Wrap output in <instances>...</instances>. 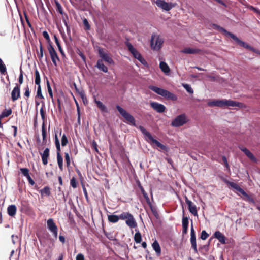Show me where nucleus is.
Instances as JSON below:
<instances>
[{
    "label": "nucleus",
    "mask_w": 260,
    "mask_h": 260,
    "mask_svg": "<svg viewBox=\"0 0 260 260\" xmlns=\"http://www.w3.org/2000/svg\"><path fill=\"white\" fill-rule=\"evenodd\" d=\"M40 154L41 156L43 164L44 165H46L48 164V160L50 155L49 149L48 148H45L43 152H40Z\"/></svg>",
    "instance_id": "6ab92c4d"
},
{
    "label": "nucleus",
    "mask_w": 260,
    "mask_h": 260,
    "mask_svg": "<svg viewBox=\"0 0 260 260\" xmlns=\"http://www.w3.org/2000/svg\"><path fill=\"white\" fill-rule=\"evenodd\" d=\"M214 235L215 237L217 238L221 243L225 244L226 243L225 237L220 231H216L214 233Z\"/></svg>",
    "instance_id": "b1692460"
},
{
    "label": "nucleus",
    "mask_w": 260,
    "mask_h": 260,
    "mask_svg": "<svg viewBox=\"0 0 260 260\" xmlns=\"http://www.w3.org/2000/svg\"><path fill=\"white\" fill-rule=\"evenodd\" d=\"M64 158L66 162L67 167H70L71 164V159L70 155L68 152L64 153Z\"/></svg>",
    "instance_id": "a19ab883"
},
{
    "label": "nucleus",
    "mask_w": 260,
    "mask_h": 260,
    "mask_svg": "<svg viewBox=\"0 0 260 260\" xmlns=\"http://www.w3.org/2000/svg\"><path fill=\"white\" fill-rule=\"evenodd\" d=\"M190 243L191 244V247L193 249L194 251L196 253H198L197 248V243H196V233L193 228V223H191V232H190Z\"/></svg>",
    "instance_id": "4468645a"
},
{
    "label": "nucleus",
    "mask_w": 260,
    "mask_h": 260,
    "mask_svg": "<svg viewBox=\"0 0 260 260\" xmlns=\"http://www.w3.org/2000/svg\"><path fill=\"white\" fill-rule=\"evenodd\" d=\"M208 105L210 107H214L217 106L219 107H240L242 106V103L233 101L232 100H227L225 99L223 100H214L211 101H209L207 103Z\"/></svg>",
    "instance_id": "f03ea898"
},
{
    "label": "nucleus",
    "mask_w": 260,
    "mask_h": 260,
    "mask_svg": "<svg viewBox=\"0 0 260 260\" xmlns=\"http://www.w3.org/2000/svg\"><path fill=\"white\" fill-rule=\"evenodd\" d=\"M54 41H55V42L58 48V50L59 51V52H60L61 54L62 55V56H65V53L61 46V45L59 43V40L58 39L57 36L54 35Z\"/></svg>",
    "instance_id": "7c9ffc66"
},
{
    "label": "nucleus",
    "mask_w": 260,
    "mask_h": 260,
    "mask_svg": "<svg viewBox=\"0 0 260 260\" xmlns=\"http://www.w3.org/2000/svg\"><path fill=\"white\" fill-rule=\"evenodd\" d=\"M153 249L155 251L157 256H159L161 254V248L158 242L155 240L152 244Z\"/></svg>",
    "instance_id": "bb28decb"
},
{
    "label": "nucleus",
    "mask_w": 260,
    "mask_h": 260,
    "mask_svg": "<svg viewBox=\"0 0 260 260\" xmlns=\"http://www.w3.org/2000/svg\"><path fill=\"white\" fill-rule=\"evenodd\" d=\"M20 171H21V173L26 177L27 176H29V171L28 169L26 168H21Z\"/></svg>",
    "instance_id": "09e8293b"
},
{
    "label": "nucleus",
    "mask_w": 260,
    "mask_h": 260,
    "mask_svg": "<svg viewBox=\"0 0 260 260\" xmlns=\"http://www.w3.org/2000/svg\"><path fill=\"white\" fill-rule=\"evenodd\" d=\"M131 214L129 212H123L118 217L119 219L124 220L127 219L129 217H131Z\"/></svg>",
    "instance_id": "ea45409f"
},
{
    "label": "nucleus",
    "mask_w": 260,
    "mask_h": 260,
    "mask_svg": "<svg viewBox=\"0 0 260 260\" xmlns=\"http://www.w3.org/2000/svg\"><path fill=\"white\" fill-rule=\"evenodd\" d=\"M95 103L96 104V106L102 111H105L106 110L105 106L100 101L96 100L95 99Z\"/></svg>",
    "instance_id": "58836bf2"
},
{
    "label": "nucleus",
    "mask_w": 260,
    "mask_h": 260,
    "mask_svg": "<svg viewBox=\"0 0 260 260\" xmlns=\"http://www.w3.org/2000/svg\"><path fill=\"white\" fill-rule=\"evenodd\" d=\"M70 184H71V185L73 187V188H76L77 186V182L76 181V180L75 179V178L74 177H73L71 179V181H70Z\"/></svg>",
    "instance_id": "3c124183"
},
{
    "label": "nucleus",
    "mask_w": 260,
    "mask_h": 260,
    "mask_svg": "<svg viewBox=\"0 0 260 260\" xmlns=\"http://www.w3.org/2000/svg\"><path fill=\"white\" fill-rule=\"evenodd\" d=\"M61 142L62 146H66L68 143V138L64 134L62 136Z\"/></svg>",
    "instance_id": "37998d69"
},
{
    "label": "nucleus",
    "mask_w": 260,
    "mask_h": 260,
    "mask_svg": "<svg viewBox=\"0 0 260 260\" xmlns=\"http://www.w3.org/2000/svg\"><path fill=\"white\" fill-rule=\"evenodd\" d=\"M163 43L164 40L159 35H152L150 45L153 50H159L161 48Z\"/></svg>",
    "instance_id": "423d86ee"
},
{
    "label": "nucleus",
    "mask_w": 260,
    "mask_h": 260,
    "mask_svg": "<svg viewBox=\"0 0 260 260\" xmlns=\"http://www.w3.org/2000/svg\"><path fill=\"white\" fill-rule=\"evenodd\" d=\"M40 114H41L42 119L44 120L45 118V113L43 109V107L40 109Z\"/></svg>",
    "instance_id": "052dcab7"
},
{
    "label": "nucleus",
    "mask_w": 260,
    "mask_h": 260,
    "mask_svg": "<svg viewBox=\"0 0 260 260\" xmlns=\"http://www.w3.org/2000/svg\"><path fill=\"white\" fill-rule=\"evenodd\" d=\"M57 106H58V110L59 111V112H61L62 111V109H61V100L60 99H57Z\"/></svg>",
    "instance_id": "680f3d73"
},
{
    "label": "nucleus",
    "mask_w": 260,
    "mask_h": 260,
    "mask_svg": "<svg viewBox=\"0 0 260 260\" xmlns=\"http://www.w3.org/2000/svg\"><path fill=\"white\" fill-rule=\"evenodd\" d=\"M6 67L4 63L3 60L0 58V73L3 75H5L7 73Z\"/></svg>",
    "instance_id": "c9c22d12"
},
{
    "label": "nucleus",
    "mask_w": 260,
    "mask_h": 260,
    "mask_svg": "<svg viewBox=\"0 0 260 260\" xmlns=\"http://www.w3.org/2000/svg\"><path fill=\"white\" fill-rule=\"evenodd\" d=\"M26 178H27L30 184H31V185H33L34 184H35V182L32 180V179L31 178L30 175H29V176L26 177Z\"/></svg>",
    "instance_id": "e2e57ef3"
},
{
    "label": "nucleus",
    "mask_w": 260,
    "mask_h": 260,
    "mask_svg": "<svg viewBox=\"0 0 260 260\" xmlns=\"http://www.w3.org/2000/svg\"><path fill=\"white\" fill-rule=\"evenodd\" d=\"M134 240L137 243H140L142 241V236L141 233L138 231L134 236Z\"/></svg>",
    "instance_id": "4c0bfd02"
},
{
    "label": "nucleus",
    "mask_w": 260,
    "mask_h": 260,
    "mask_svg": "<svg viewBox=\"0 0 260 260\" xmlns=\"http://www.w3.org/2000/svg\"><path fill=\"white\" fill-rule=\"evenodd\" d=\"M125 223L131 228H135L137 226V223L132 214L126 220Z\"/></svg>",
    "instance_id": "412c9836"
},
{
    "label": "nucleus",
    "mask_w": 260,
    "mask_h": 260,
    "mask_svg": "<svg viewBox=\"0 0 260 260\" xmlns=\"http://www.w3.org/2000/svg\"><path fill=\"white\" fill-rule=\"evenodd\" d=\"M16 211L17 208L15 205H10L7 208L8 214L11 217H13L16 215Z\"/></svg>",
    "instance_id": "a878e982"
},
{
    "label": "nucleus",
    "mask_w": 260,
    "mask_h": 260,
    "mask_svg": "<svg viewBox=\"0 0 260 260\" xmlns=\"http://www.w3.org/2000/svg\"><path fill=\"white\" fill-rule=\"evenodd\" d=\"M47 225L49 230L52 233L55 239L57 238L58 228L52 218L47 221Z\"/></svg>",
    "instance_id": "ddd939ff"
},
{
    "label": "nucleus",
    "mask_w": 260,
    "mask_h": 260,
    "mask_svg": "<svg viewBox=\"0 0 260 260\" xmlns=\"http://www.w3.org/2000/svg\"><path fill=\"white\" fill-rule=\"evenodd\" d=\"M41 196H43L44 195L46 196H49L51 194L50 188L49 186H45L43 189H41L39 191Z\"/></svg>",
    "instance_id": "c85d7f7f"
},
{
    "label": "nucleus",
    "mask_w": 260,
    "mask_h": 260,
    "mask_svg": "<svg viewBox=\"0 0 260 260\" xmlns=\"http://www.w3.org/2000/svg\"><path fill=\"white\" fill-rule=\"evenodd\" d=\"M35 84L37 85H40L41 83V78L40 75L39 71L37 69H36L35 71Z\"/></svg>",
    "instance_id": "473e14b6"
},
{
    "label": "nucleus",
    "mask_w": 260,
    "mask_h": 260,
    "mask_svg": "<svg viewBox=\"0 0 260 260\" xmlns=\"http://www.w3.org/2000/svg\"><path fill=\"white\" fill-rule=\"evenodd\" d=\"M185 202L188 205V209L189 211L194 216H197L198 212L196 206L187 197H185Z\"/></svg>",
    "instance_id": "dca6fc26"
},
{
    "label": "nucleus",
    "mask_w": 260,
    "mask_h": 260,
    "mask_svg": "<svg viewBox=\"0 0 260 260\" xmlns=\"http://www.w3.org/2000/svg\"><path fill=\"white\" fill-rule=\"evenodd\" d=\"M138 128L145 137L148 138L149 141L155 144L157 147H159L160 149L164 150H166L167 149V147L166 146L160 143L157 140L154 139L151 134L148 132L143 126L140 125Z\"/></svg>",
    "instance_id": "39448f33"
},
{
    "label": "nucleus",
    "mask_w": 260,
    "mask_h": 260,
    "mask_svg": "<svg viewBox=\"0 0 260 260\" xmlns=\"http://www.w3.org/2000/svg\"><path fill=\"white\" fill-rule=\"evenodd\" d=\"M42 137H43V143L46 144V143L47 142V140H46L47 133H46V130L45 127V125L44 123L43 124V125L42 126Z\"/></svg>",
    "instance_id": "e433bc0d"
},
{
    "label": "nucleus",
    "mask_w": 260,
    "mask_h": 260,
    "mask_svg": "<svg viewBox=\"0 0 260 260\" xmlns=\"http://www.w3.org/2000/svg\"><path fill=\"white\" fill-rule=\"evenodd\" d=\"M43 36L44 37V38L47 40L48 45L52 44V42L50 40L49 34L46 31H44L43 32Z\"/></svg>",
    "instance_id": "a18cd8bd"
},
{
    "label": "nucleus",
    "mask_w": 260,
    "mask_h": 260,
    "mask_svg": "<svg viewBox=\"0 0 260 260\" xmlns=\"http://www.w3.org/2000/svg\"><path fill=\"white\" fill-rule=\"evenodd\" d=\"M228 184L232 188H234L240 193H241L245 198L244 200L249 202L253 203L254 200L253 198L248 195L242 188H241L237 184L232 182H228Z\"/></svg>",
    "instance_id": "0eeeda50"
},
{
    "label": "nucleus",
    "mask_w": 260,
    "mask_h": 260,
    "mask_svg": "<svg viewBox=\"0 0 260 260\" xmlns=\"http://www.w3.org/2000/svg\"><path fill=\"white\" fill-rule=\"evenodd\" d=\"M78 54L79 55V56L81 58L82 60L83 61V62H86V57L83 54V52H82L81 51L79 50L77 52Z\"/></svg>",
    "instance_id": "6e6d98bb"
},
{
    "label": "nucleus",
    "mask_w": 260,
    "mask_h": 260,
    "mask_svg": "<svg viewBox=\"0 0 260 260\" xmlns=\"http://www.w3.org/2000/svg\"><path fill=\"white\" fill-rule=\"evenodd\" d=\"M182 233L186 234L187 232L188 226V218L187 216H183L182 217Z\"/></svg>",
    "instance_id": "5701e85b"
},
{
    "label": "nucleus",
    "mask_w": 260,
    "mask_h": 260,
    "mask_svg": "<svg viewBox=\"0 0 260 260\" xmlns=\"http://www.w3.org/2000/svg\"><path fill=\"white\" fill-rule=\"evenodd\" d=\"M155 3L158 7L167 11L170 10L177 5L175 3H167L163 0H157Z\"/></svg>",
    "instance_id": "9b49d317"
},
{
    "label": "nucleus",
    "mask_w": 260,
    "mask_h": 260,
    "mask_svg": "<svg viewBox=\"0 0 260 260\" xmlns=\"http://www.w3.org/2000/svg\"><path fill=\"white\" fill-rule=\"evenodd\" d=\"M36 97L40 99H44V96L42 93L41 88L40 85H38Z\"/></svg>",
    "instance_id": "79ce46f5"
},
{
    "label": "nucleus",
    "mask_w": 260,
    "mask_h": 260,
    "mask_svg": "<svg viewBox=\"0 0 260 260\" xmlns=\"http://www.w3.org/2000/svg\"><path fill=\"white\" fill-rule=\"evenodd\" d=\"M148 88L157 94L166 98L167 100H170L173 101H176L177 100V96L175 94L166 89H164L162 88H160L153 85H150Z\"/></svg>",
    "instance_id": "7ed1b4c3"
},
{
    "label": "nucleus",
    "mask_w": 260,
    "mask_h": 260,
    "mask_svg": "<svg viewBox=\"0 0 260 260\" xmlns=\"http://www.w3.org/2000/svg\"><path fill=\"white\" fill-rule=\"evenodd\" d=\"M159 67L161 71L165 73H168L170 71L169 66L165 62L161 61Z\"/></svg>",
    "instance_id": "c756f323"
},
{
    "label": "nucleus",
    "mask_w": 260,
    "mask_h": 260,
    "mask_svg": "<svg viewBox=\"0 0 260 260\" xmlns=\"http://www.w3.org/2000/svg\"><path fill=\"white\" fill-rule=\"evenodd\" d=\"M24 96L28 98L30 96V91L28 85L25 88Z\"/></svg>",
    "instance_id": "5fc2aeb1"
},
{
    "label": "nucleus",
    "mask_w": 260,
    "mask_h": 260,
    "mask_svg": "<svg viewBox=\"0 0 260 260\" xmlns=\"http://www.w3.org/2000/svg\"><path fill=\"white\" fill-rule=\"evenodd\" d=\"M47 49L53 64L56 67L57 61H60V59L52 44L48 45Z\"/></svg>",
    "instance_id": "9d476101"
},
{
    "label": "nucleus",
    "mask_w": 260,
    "mask_h": 260,
    "mask_svg": "<svg viewBox=\"0 0 260 260\" xmlns=\"http://www.w3.org/2000/svg\"><path fill=\"white\" fill-rule=\"evenodd\" d=\"M187 122L186 116L182 114L177 116L171 123V125L175 127H179L183 125Z\"/></svg>",
    "instance_id": "f8f14e48"
},
{
    "label": "nucleus",
    "mask_w": 260,
    "mask_h": 260,
    "mask_svg": "<svg viewBox=\"0 0 260 260\" xmlns=\"http://www.w3.org/2000/svg\"><path fill=\"white\" fill-rule=\"evenodd\" d=\"M213 27H214V28L218 30L219 31H220V32L223 33L225 36L230 37L240 46H242V47H243L245 48H246L249 50H251L253 52H255V49L254 48L251 47L249 44H246L244 42L241 41L234 34L227 31L224 28H223L217 24H213Z\"/></svg>",
    "instance_id": "f257e3e1"
},
{
    "label": "nucleus",
    "mask_w": 260,
    "mask_h": 260,
    "mask_svg": "<svg viewBox=\"0 0 260 260\" xmlns=\"http://www.w3.org/2000/svg\"><path fill=\"white\" fill-rule=\"evenodd\" d=\"M240 150L252 161L256 162L257 159L253 154L246 148L240 147Z\"/></svg>",
    "instance_id": "aec40b11"
},
{
    "label": "nucleus",
    "mask_w": 260,
    "mask_h": 260,
    "mask_svg": "<svg viewBox=\"0 0 260 260\" xmlns=\"http://www.w3.org/2000/svg\"><path fill=\"white\" fill-rule=\"evenodd\" d=\"M83 23L85 30H88L90 29V25L86 18H84L83 20Z\"/></svg>",
    "instance_id": "c03bdc74"
},
{
    "label": "nucleus",
    "mask_w": 260,
    "mask_h": 260,
    "mask_svg": "<svg viewBox=\"0 0 260 260\" xmlns=\"http://www.w3.org/2000/svg\"><path fill=\"white\" fill-rule=\"evenodd\" d=\"M47 86L48 93L52 92L51 87L50 86L49 81L47 79Z\"/></svg>",
    "instance_id": "0e129e2a"
},
{
    "label": "nucleus",
    "mask_w": 260,
    "mask_h": 260,
    "mask_svg": "<svg viewBox=\"0 0 260 260\" xmlns=\"http://www.w3.org/2000/svg\"><path fill=\"white\" fill-rule=\"evenodd\" d=\"M39 49H40V52H37V56L39 58V59L40 60H41L43 56H44V50H43V45H42V44L41 42H40V44H39Z\"/></svg>",
    "instance_id": "f704fd0d"
},
{
    "label": "nucleus",
    "mask_w": 260,
    "mask_h": 260,
    "mask_svg": "<svg viewBox=\"0 0 260 260\" xmlns=\"http://www.w3.org/2000/svg\"><path fill=\"white\" fill-rule=\"evenodd\" d=\"M55 144L57 150V161L59 168L60 171H62L63 169V158L60 154V145L59 140L57 137L56 134L55 135Z\"/></svg>",
    "instance_id": "6e6552de"
},
{
    "label": "nucleus",
    "mask_w": 260,
    "mask_h": 260,
    "mask_svg": "<svg viewBox=\"0 0 260 260\" xmlns=\"http://www.w3.org/2000/svg\"><path fill=\"white\" fill-rule=\"evenodd\" d=\"M20 96V87L19 85L16 86L13 88L11 93L12 100L14 102L18 99Z\"/></svg>",
    "instance_id": "a211bd4d"
},
{
    "label": "nucleus",
    "mask_w": 260,
    "mask_h": 260,
    "mask_svg": "<svg viewBox=\"0 0 260 260\" xmlns=\"http://www.w3.org/2000/svg\"><path fill=\"white\" fill-rule=\"evenodd\" d=\"M183 86L184 88L186 89V90L189 92V93H193V90L191 87L190 85L187 84H183Z\"/></svg>",
    "instance_id": "49530a36"
},
{
    "label": "nucleus",
    "mask_w": 260,
    "mask_h": 260,
    "mask_svg": "<svg viewBox=\"0 0 260 260\" xmlns=\"http://www.w3.org/2000/svg\"><path fill=\"white\" fill-rule=\"evenodd\" d=\"M55 4H56L57 12H59L60 14H63V9L62 8L61 5L57 1L55 2Z\"/></svg>",
    "instance_id": "de8ad7c7"
},
{
    "label": "nucleus",
    "mask_w": 260,
    "mask_h": 260,
    "mask_svg": "<svg viewBox=\"0 0 260 260\" xmlns=\"http://www.w3.org/2000/svg\"><path fill=\"white\" fill-rule=\"evenodd\" d=\"M24 16H25V20H26V21L28 26L30 28H31L32 27V25H31V23L30 22V21L29 20L28 17L26 13L24 12Z\"/></svg>",
    "instance_id": "4d7b16f0"
},
{
    "label": "nucleus",
    "mask_w": 260,
    "mask_h": 260,
    "mask_svg": "<svg viewBox=\"0 0 260 260\" xmlns=\"http://www.w3.org/2000/svg\"><path fill=\"white\" fill-rule=\"evenodd\" d=\"M138 185V186H139L140 189L141 190V192H142L144 198L146 200V201L147 203L148 204H149L150 205V206L151 207V203L150 202V199H149L147 193L146 192V191H145L144 188L141 185V183L140 182H139Z\"/></svg>",
    "instance_id": "393cba45"
},
{
    "label": "nucleus",
    "mask_w": 260,
    "mask_h": 260,
    "mask_svg": "<svg viewBox=\"0 0 260 260\" xmlns=\"http://www.w3.org/2000/svg\"><path fill=\"white\" fill-rule=\"evenodd\" d=\"M126 45L129 51L132 54L135 58L137 59L143 64L145 65L147 64L146 61L142 57L141 54L133 46V45L129 42H127Z\"/></svg>",
    "instance_id": "1a4fd4ad"
},
{
    "label": "nucleus",
    "mask_w": 260,
    "mask_h": 260,
    "mask_svg": "<svg viewBox=\"0 0 260 260\" xmlns=\"http://www.w3.org/2000/svg\"><path fill=\"white\" fill-rule=\"evenodd\" d=\"M91 147L95 152L99 153L98 145L96 142L94 140L93 141L91 145Z\"/></svg>",
    "instance_id": "603ef678"
},
{
    "label": "nucleus",
    "mask_w": 260,
    "mask_h": 260,
    "mask_svg": "<svg viewBox=\"0 0 260 260\" xmlns=\"http://www.w3.org/2000/svg\"><path fill=\"white\" fill-rule=\"evenodd\" d=\"M59 239L60 241L62 243H64V242H65V238L64 237V236H61V235H59Z\"/></svg>",
    "instance_id": "338daca9"
},
{
    "label": "nucleus",
    "mask_w": 260,
    "mask_h": 260,
    "mask_svg": "<svg viewBox=\"0 0 260 260\" xmlns=\"http://www.w3.org/2000/svg\"><path fill=\"white\" fill-rule=\"evenodd\" d=\"M12 111L11 108H9L8 109H5L0 114V116L2 118L7 117L10 115L12 114Z\"/></svg>",
    "instance_id": "72a5a7b5"
},
{
    "label": "nucleus",
    "mask_w": 260,
    "mask_h": 260,
    "mask_svg": "<svg viewBox=\"0 0 260 260\" xmlns=\"http://www.w3.org/2000/svg\"><path fill=\"white\" fill-rule=\"evenodd\" d=\"M209 237V234L206 231L203 230L201 232L200 238L201 239L205 240Z\"/></svg>",
    "instance_id": "8fccbe9b"
},
{
    "label": "nucleus",
    "mask_w": 260,
    "mask_h": 260,
    "mask_svg": "<svg viewBox=\"0 0 260 260\" xmlns=\"http://www.w3.org/2000/svg\"><path fill=\"white\" fill-rule=\"evenodd\" d=\"M100 56L105 61L109 64L113 63L112 58L102 48H99L98 50Z\"/></svg>",
    "instance_id": "2eb2a0df"
},
{
    "label": "nucleus",
    "mask_w": 260,
    "mask_h": 260,
    "mask_svg": "<svg viewBox=\"0 0 260 260\" xmlns=\"http://www.w3.org/2000/svg\"><path fill=\"white\" fill-rule=\"evenodd\" d=\"M76 260H85L84 255L82 253H79L76 256Z\"/></svg>",
    "instance_id": "bf43d9fd"
},
{
    "label": "nucleus",
    "mask_w": 260,
    "mask_h": 260,
    "mask_svg": "<svg viewBox=\"0 0 260 260\" xmlns=\"http://www.w3.org/2000/svg\"><path fill=\"white\" fill-rule=\"evenodd\" d=\"M108 219L110 222L116 223L119 220L118 216L115 215H108Z\"/></svg>",
    "instance_id": "2f4dec72"
},
{
    "label": "nucleus",
    "mask_w": 260,
    "mask_h": 260,
    "mask_svg": "<svg viewBox=\"0 0 260 260\" xmlns=\"http://www.w3.org/2000/svg\"><path fill=\"white\" fill-rule=\"evenodd\" d=\"M116 108L120 113L121 115L125 119V122L133 126H136V120L135 118L127 112L125 110L121 108L119 105H116Z\"/></svg>",
    "instance_id": "20e7f679"
},
{
    "label": "nucleus",
    "mask_w": 260,
    "mask_h": 260,
    "mask_svg": "<svg viewBox=\"0 0 260 260\" xmlns=\"http://www.w3.org/2000/svg\"><path fill=\"white\" fill-rule=\"evenodd\" d=\"M201 50L200 49L192 48L190 47L185 48L181 51V52L185 54H198L201 52Z\"/></svg>",
    "instance_id": "4be33fe9"
},
{
    "label": "nucleus",
    "mask_w": 260,
    "mask_h": 260,
    "mask_svg": "<svg viewBox=\"0 0 260 260\" xmlns=\"http://www.w3.org/2000/svg\"><path fill=\"white\" fill-rule=\"evenodd\" d=\"M18 82L20 85L22 84L23 82V71L21 69H20V74L19 76Z\"/></svg>",
    "instance_id": "864d4df0"
},
{
    "label": "nucleus",
    "mask_w": 260,
    "mask_h": 260,
    "mask_svg": "<svg viewBox=\"0 0 260 260\" xmlns=\"http://www.w3.org/2000/svg\"><path fill=\"white\" fill-rule=\"evenodd\" d=\"M96 67L105 73L108 72V68L104 64L102 60H98Z\"/></svg>",
    "instance_id": "cd10ccee"
},
{
    "label": "nucleus",
    "mask_w": 260,
    "mask_h": 260,
    "mask_svg": "<svg viewBox=\"0 0 260 260\" xmlns=\"http://www.w3.org/2000/svg\"><path fill=\"white\" fill-rule=\"evenodd\" d=\"M151 210H152V212H153L154 215L156 217V218H158V213L157 212V211H156L155 209H153L151 208Z\"/></svg>",
    "instance_id": "774afa93"
},
{
    "label": "nucleus",
    "mask_w": 260,
    "mask_h": 260,
    "mask_svg": "<svg viewBox=\"0 0 260 260\" xmlns=\"http://www.w3.org/2000/svg\"><path fill=\"white\" fill-rule=\"evenodd\" d=\"M222 160L224 162V164L225 165V167L228 169H230V167H229V165L228 164V160L226 159V157L225 156H223L222 157Z\"/></svg>",
    "instance_id": "13d9d810"
},
{
    "label": "nucleus",
    "mask_w": 260,
    "mask_h": 260,
    "mask_svg": "<svg viewBox=\"0 0 260 260\" xmlns=\"http://www.w3.org/2000/svg\"><path fill=\"white\" fill-rule=\"evenodd\" d=\"M151 107L158 113L164 112L166 110V107L159 103L153 102L150 103Z\"/></svg>",
    "instance_id": "f3484780"
},
{
    "label": "nucleus",
    "mask_w": 260,
    "mask_h": 260,
    "mask_svg": "<svg viewBox=\"0 0 260 260\" xmlns=\"http://www.w3.org/2000/svg\"><path fill=\"white\" fill-rule=\"evenodd\" d=\"M63 22H64V25L66 27V28H67V34L69 35L70 33V28L67 22V21L66 20H63Z\"/></svg>",
    "instance_id": "69168bd1"
}]
</instances>
